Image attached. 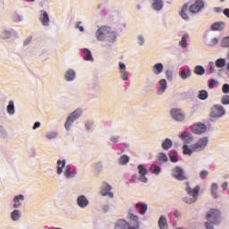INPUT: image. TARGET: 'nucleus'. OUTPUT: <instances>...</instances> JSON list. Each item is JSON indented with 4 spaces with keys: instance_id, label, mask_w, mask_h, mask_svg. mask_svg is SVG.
Segmentation results:
<instances>
[{
    "instance_id": "56",
    "label": "nucleus",
    "mask_w": 229,
    "mask_h": 229,
    "mask_svg": "<svg viewBox=\"0 0 229 229\" xmlns=\"http://www.w3.org/2000/svg\"><path fill=\"white\" fill-rule=\"evenodd\" d=\"M181 139L182 140H185V139H187V132H182L181 135H180Z\"/></svg>"
},
{
    "instance_id": "34",
    "label": "nucleus",
    "mask_w": 229,
    "mask_h": 229,
    "mask_svg": "<svg viewBox=\"0 0 229 229\" xmlns=\"http://www.w3.org/2000/svg\"><path fill=\"white\" fill-rule=\"evenodd\" d=\"M208 98V92L207 90H200L199 93V99L205 101Z\"/></svg>"
},
{
    "instance_id": "51",
    "label": "nucleus",
    "mask_w": 229,
    "mask_h": 229,
    "mask_svg": "<svg viewBox=\"0 0 229 229\" xmlns=\"http://www.w3.org/2000/svg\"><path fill=\"white\" fill-rule=\"evenodd\" d=\"M32 37H29L25 41H24V46H28V44H30V42H31L32 40Z\"/></svg>"
},
{
    "instance_id": "63",
    "label": "nucleus",
    "mask_w": 229,
    "mask_h": 229,
    "mask_svg": "<svg viewBox=\"0 0 229 229\" xmlns=\"http://www.w3.org/2000/svg\"><path fill=\"white\" fill-rule=\"evenodd\" d=\"M103 210L104 212H108V206H104Z\"/></svg>"
},
{
    "instance_id": "60",
    "label": "nucleus",
    "mask_w": 229,
    "mask_h": 229,
    "mask_svg": "<svg viewBox=\"0 0 229 229\" xmlns=\"http://www.w3.org/2000/svg\"><path fill=\"white\" fill-rule=\"evenodd\" d=\"M90 126H92V123L87 122V123H86V128H87L88 130H90Z\"/></svg>"
},
{
    "instance_id": "14",
    "label": "nucleus",
    "mask_w": 229,
    "mask_h": 229,
    "mask_svg": "<svg viewBox=\"0 0 229 229\" xmlns=\"http://www.w3.org/2000/svg\"><path fill=\"white\" fill-rule=\"evenodd\" d=\"M119 66L121 69L120 72H121L122 80L126 81V80H128V73L126 72V64L123 63H119Z\"/></svg>"
},
{
    "instance_id": "32",
    "label": "nucleus",
    "mask_w": 229,
    "mask_h": 229,
    "mask_svg": "<svg viewBox=\"0 0 229 229\" xmlns=\"http://www.w3.org/2000/svg\"><path fill=\"white\" fill-rule=\"evenodd\" d=\"M153 8L154 10H162V0H153Z\"/></svg>"
},
{
    "instance_id": "33",
    "label": "nucleus",
    "mask_w": 229,
    "mask_h": 229,
    "mask_svg": "<svg viewBox=\"0 0 229 229\" xmlns=\"http://www.w3.org/2000/svg\"><path fill=\"white\" fill-rule=\"evenodd\" d=\"M128 162H130V157L126 155L122 156L119 159V163L122 165H126V164H128Z\"/></svg>"
},
{
    "instance_id": "4",
    "label": "nucleus",
    "mask_w": 229,
    "mask_h": 229,
    "mask_svg": "<svg viewBox=\"0 0 229 229\" xmlns=\"http://www.w3.org/2000/svg\"><path fill=\"white\" fill-rule=\"evenodd\" d=\"M96 35L98 40L101 41L105 40L106 37H114V32H110V28L104 26L98 30Z\"/></svg>"
},
{
    "instance_id": "23",
    "label": "nucleus",
    "mask_w": 229,
    "mask_h": 229,
    "mask_svg": "<svg viewBox=\"0 0 229 229\" xmlns=\"http://www.w3.org/2000/svg\"><path fill=\"white\" fill-rule=\"evenodd\" d=\"M64 167H65V160L57 161V174H62L64 173Z\"/></svg>"
},
{
    "instance_id": "28",
    "label": "nucleus",
    "mask_w": 229,
    "mask_h": 229,
    "mask_svg": "<svg viewBox=\"0 0 229 229\" xmlns=\"http://www.w3.org/2000/svg\"><path fill=\"white\" fill-rule=\"evenodd\" d=\"M11 218L13 219V221H19V219H21V211L19 210L13 211L11 214Z\"/></svg>"
},
{
    "instance_id": "58",
    "label": "nucleus",
    "mask_w": 229,
    "mask_h": 229,
    "mask_svg": "<svg viewBox=\"0 0 229 229\" xmlns=\"http://www.w3.org/2000/svg\"><path fill=\"white\" fill-rule=\"evenodd\" d=\"M224 15H225V17H228V19H229V9L228 8L224 10Z\"/></svg>"
},
{
    "instance_id": "47",
    "label": "nucleus",
    "mask_w": 229,
    "mask_h": 229,
    "mask_svg": "<svg viewBox=\"0 0 229 229\" xmlns=\"http://www.w3.org/2000/svg\"><path fill=\"white\" fill-rule=\"evenodd\" d=\"M47 137V139H55V137H56V132H48Z\"/></svg>"
},
{
    "instance_id": "53",
    "label": "nucleus",
    "mask_w": 229,
    "mask_h": 229,
    "mask_svg": "<svg viewBox=\"0 0 229 229\" xmlns=\"http://www.w3.org/2000/svg\"><path fill=\"white\" fill-rule=\"evenodd\" d=\"M111 141H112V142H119V137H117V136H113V137L111 138Z\"/></svg>"
},
{
    "instance_id": "5",
    "label": "nucleus",
    "mask_w": 229,
    "mask_h": 229,
    "mask_svg": "<svg viewBox=\"0 0 229 229\" xmlns=\"http://www.w3.org/2000/svg\"><path fill=\"white\" fill-rule=\"evenodd\" d=\"M172 176L175 178V180H178L179 182H183V180H187L185 172H183V169L180 166H175L172 170Z\"/></svg>"
},
{
    "instance_id": "41",
    "label": "nucleus",
    "mask_w": 229,
    "mask_h": 229,
    "mask_svg": "<svg viewBox=\"0 0 229 229\" xmlns=\"http://www.w3.org/2000/svg\"><path fill=\"white\" fill-rule=\"evenodd\" d=\"M181 16L184 19V21H189V15H187V5H185L181 11Z\"/></svg>"
},
{
    "instance_id": "44",
    "label": "nucleus",
    "mask_w": 229,
    "mask_h": 229,
    "mask_svg": "<svg viewBox=\"0 0 229 229\" xmlns=\"http://www.w3.org/2000/svg\"><path fill=\"white\" fill-rule=\"evenodd\" d=\"M222 91L224 94H228L229 93V84H224L222 87Z\"/></svg>"
},
{
    "instance_id": "9",
    "label": "nucleus",
    "mask_w": 229,
    "mask_h": 229,
    "mask_svg": "<svg viewBox=\"0 0 229 229\" xmlns=\"http://www.w3.org/2000/svg\"><path fill=\"white\" fill-rule=\"evenodd\" d=\"M171 115L174 121L182 122L185 120V114L182 112V109H172Z\"/></svg>"
},
{
    "instance_id": "26",
    "label": "nucleus",
    "mask_w": 229,
    "mask_h": 229,
    "mask_svg": "<svg viewBox=\"0 0 229 229\" xmlns=\"http://www.w3.org/2000/svg\"><path fill=\"white\" fill-rule=\"evenodd\" d=\"M194 73L198 76H203L205 74V68L201 65H197L194 69Z\"/></svg>"
},
{
    "instance_id": "59",
    "label": "nucleus",
    "mask_w": 229,
    "mask_h": 229,
    "mask_svg": "<svg viewBox=\"0 0 229 229\" xmlns=\"http://www.w3.org/2000/svg\"><path fill=\"white\" fill-rule=\"evenodd\" d=\"M212 46H216V44H217V42H219V40L217 39V38H215L212 39Z\"/></svg>"
},
{
    "instance_id": "17",
    "label": "nucleus",
    "mask_w": 229,
    "mask_h": 229,
    "mask_svg": "<svg viewBox=\"0 0 229 229\" xmlns=\"http://www.w3.org/2000/svg\"><path fill=\"white\" fill-rule=\"evenodd\" d=\"M82 53L85 55L84 60L89 61V62H94V57H92V53L90 52V50H89L87 48H83Z\"/></svg>"
},
{
    "instance_id": "30",
    "label": "nucleus",
    "mask_w": 229,
    "mask_h": 229,
    "mask_svg": "<svg viewBox=\"0 0 229 229\" xmlns=\"http://www.w3.org/2000/svg\"><path fill=\"white\" fill-rule=\"evenodd\" d=\"M139 174L141 176H146L148 174V169L142 165H138Z\"/></svg>"
},
{
    "instance_id": "13",
    "label": "nucleus",
    "mask_w": 229,
    "mask_h": 229,
    "mask_svg": "<svg viewBox=\"0 0 229 229\" xmlns=\"http://www.w3.org/2000/svg\"><path fill=\"white\" fill-rule=\"evenodd\" d=\"M77 203L81 208H85L86 207H89V199H87V197L84 195L79 196L77 199Z\"/></svg>"
},
{
    "instance_id": "42",
    "label": "nucleus",
    "mask_w": 229,
    "mask_h": 229,
    "mask_svg": "<svg viewBox=\"0 0 229 229\" xmlns=\"http://www.w3.org/2000/svg\"><path fill=\"white\" fill-rule=\"evenodd\" d=\"M174 155L170 157L171 162L176 163L178 162V156H176V151H171Z\"/></svg>"
},
{
    "instance_id": "40",
    "label": "nucleus",
    "mask_w": 229,
    "mask_h": 229,
    "mask_svg": "<svg viewBox=\"0 0 229 229\" xmlns=\"http://www.w3.org/2000/svg\"><path fill=\"white\" fill-rule=\"evenodd\" d=\"M64 176H66V178H72L74 176V174H71V166L70 165L65 166Z\"/></svg>"
},
{
    "instance_id": "22",
    "label": "nucleus",
    "mask_w": 229,
    "mask_h": 229,
    "mask_svg": "<svg viewBox=\"0 0 229 229\" xmlns=\"http://www.w3.org/2000/svg\"><path fill=\"white\" fill-rule=\"evenodd\" d=\"M162 71H164V64H162L161 63H157L153 66V72L155 74H160Z\"/></svg>"
},
{
    "instance_id": "39",
    "label": "nucleus",
    "mask_w": 229,
    "mask_h": 229,
    "mask_svg": "<svg viewBox=\"0 0 229 229\" xmlns=\"http://www.w3.org/2000/svg\"><path fill=\"white\" fill-rule=\"evenodd\" d=\"M187 38H189V34H185L180 42L182 47H187Z\"/></svg>"
},
{
    "instance_id": "55",
    "label": "nucleus",
    "mask_w": 229,
    "mask_h": 229,
    "mask_svg": "<svg viewBox=\"0 0 229 229\" xmlns=\"http://www.w3.org/2000/svg\"><path fill=\"white\" fill-rule=\"evenodd\" d=\"M37 128H40V122H36L33 126V130H37Z\"/></svg>"
},
{
    "instance_id": "24",
    "label": "nucleus",
    "mask_w": 229,
    "mask_h": 229,
    "mask_svg": "<svg viewBox=\"0 0 229 229\" xmlns=\"http://www.w3.org/2000/svg\"><path fill=\"white\" fill-rule=\"evenodd\" d=\"M136 208L140 209V214H141V216H144L148 210V205L142 203H137Z\"/></svg>"
},
{
    "instance_id": "1",
    "label": "nucleus",
    "mask_w": 229,
    "mask_h": 229,
    "mask_svg": "<svg viewBox=\"0 0 229 229\" xmlns=\"http://www.w3.org/2000/svg\"><path fill=\"white\" fill-rule=\"evenodd\" d=\"M131 222L128 223L126 220H118L114 229H139L140 225L139 224V216L130 214Z\"/></svg>"
},
{
    "instance_id": "37",
    "label": "nucleus",
    "mask_w": 229,
    "mask_h": 229,
    "mask_svg": "<svg viewBox=\"0 0 229 229\" xmlns=\"http://www.w3.org/2000/svg\"><path fill=\"white\" fill-rule=\"evenodd\" d=\"M182 149H183V155L191 156L194 152V150L192 149V147L191 148H189V146L187 145H183Z\"/></svg>"
},
{
    "instance_id": "16",
    "label": "nucleus",
    "mask_w": 229,
    "mask_h": 229,
    "mask_svg": "<svg viewBox=\"0 0 229 229\" xmlns=\"http://www.w3.org/2000/svg\"><path fill=\"white\" fill-rule=\"evenodd\" d=\"M160 88L157 89V94H164L167 89V81L165 79L159 81Z\"/></svg>"
},
{
    "instance_id": "45",
    "label": "nucleus",
    "mask_w": 229,
    "mask_h": 229,
    "mask_svg": "<svg viewBox=\"0 0 229 229\" xmlns=\"http://www.w3.org/2000/svg\"><path fill=\"white\" fill-rule=\"evenodd\" d=\"M199 175H200L201 180H205L206 176H208V172L205 171V170L201 171Z\"/></svg>"
},
{
    "instance_id": "64",
    "label": "nucleus",
    "mask_w": 229,
    "mask_h": 229,
    "mask_svg": "<svg viewBox=\"0 0 229 229\" xmlns=\"http://www.w3.org/2000/svg\"><path fill=\"white\" fill-rule=\"evenodd\" d=\"M215 12H221V8H215Z\"/></svg>"
},
{
    "instance_id": "8",
    "label": "nucleus",
    "mask_w": 229,
    "mask_h": 229,
    "mask_svg": "<svg viewBox=\"0 0 229 229\" xmlns=\"http://www.w3.org/2000/svg\"><path fill=\"white\" fill-rule=\"evenodd\" d=\"M208 144V138L204 137L199 140V141L192 146V149L194 152L203 151L207 145Z\"/></svg>"
},
{
    "instance_id": "3",
    "label": "nucleus",
    "mask_w": 229,
    "mask_h": 229,
    "mask_svg": "<svg viewBox=\"0 0 229 229\" xmlns=\"http://www.w3.org/2000/svg\"><path fill=\"white\" fill-rule=\"evenodd\" d=\"M186 192L189 194V196H191V198H184V203H187L188 205H192V203H196V201L198 200V197L199 196V185H197L193 189L188 186L186 188Z\"/></svg>"
},
{
    "instance_id": "62",
    "label": "nucleus",
    "mask_w": 229,
    "mask_h": 229,
    "mask_svg": "<svg viewBox=\"0 0 229 229\" xmlns=\"http://www.w3.org/2000/svg\"><path fill=\"white\" fill-rule=\"evenodd\" d=\"M174 216L175 217H180V212L179 211H174Z\"/></svg>"
},
{
    "instance_id": "38",
    "label": "nucleus",
    "mask_w": 229,
    "mask_h": 229,
    "mask_svg": "<svg viewBox=\"0 0 229 229\" xmlns=\"http://www.w3.org/2000/svg\"><path fill=\"white\" fill-rule=\"evenodd\" d=\"M226 65V60L220 58L216 61V66L218 68L225 67Z\"/></svg>"
},
{
    "instance_id": "19",
    "label": "nucleus",
    "mask_w": 229,
    "mask_h": 229,
    "mask_svg": "<svg viewBox=\"0 0 229 229\" xmlns=\"http://www.w3.org/2000/svg\"><path fill=\"white\" fill-rule=\"evenodd\" d=\"M14 201V205H13V208H19V207H21V202L19 201H24V195H19L14 197L13 199Z\"/></svg>"
},
{
    "instance_id": "29",
    "label": "nucleus",
    "mask_w": 229,
    "mask_h": 229,
    "mask_svg": "<svg viewBox=\"0 0 229 229\" xmlns=\"http://www.w3.org/2000/svg\"><path fill=\"white\" fill-rule=\"evenodd\" d=\"M191 70H182L181 72V78L182 80H187V78L191 77Z\"/></svg>"
},
{
    "instance_id": "27",
    "label": "nucleus",
    "mask_w": 229,
    "mask_h": 229,
    "mask_svg": "<svg viewBox=\"0 0 229 229\" xmlns=\"http://www.w3.org/2000/svg\"><path fill=\"white\" fill-rule=\"evenodd\" d=\"M173 146V141L170 139H166L163 143H162V148L163 149H169Z\"/></svg>"
},
{
    "instance_id": "18",
    "label": "nucleus",
    "mask_w": 229,
    "mask_h": 229,
    "mask_svg": "<svg viewBox=\"0 0 229 229\" xmlns=\"http://www.w3.org/2000/svg\"><path fill=\"white\" fill-rule=\"evenodd\" d=\"M39 21L42 22L43 26H49V15L47 12H43L42 16L39 18Z\"/></svg>"
},
{
    "instance_id": "11",
    "label": "nucleus",
    "mask_w": 229,
    "mask_h": 229,
    "mask_svg": "<svg viewBox=\"0 0 229 229\" xmlns=\"http://www.w3.org/2000/svg\"><path fill=\"white\" fill-rule=\"evenodd\" d=\"M110 191H112V186H110V184L106 182H103L100 194L102 196H109L111 198H114V193L110 192Z\"/></svg>"
},
{
    "instance_id": "35",
    "label": "nucleus",
    "mask_w": 229,
    "mask_h": 229,
    "mask_svg": "<svg viewBox=\"0 0 229 229\" xmlns=\"http://www.w3.org/2000/svg\"><path fill=\"white\" fill-rule=\"evenodd\" d=\"M157 160L158 162H167L168 158H167V155H165V153H159L157 155Z\"/></svg>"
},
{
    "instance_id": "46",
    "label": "nucleus",
    "mask_w": 229,
    "mask_h": 229,
    "mask_svg": "<svg viewBox=\"0 0 229 229\" xmlns=\"http://www.w3.org/2000/svg\"><path fill=\"white\" fill-rule=\"evenodd\" d=\"M139 180L142 182V183H148V177L146 175H140L139 177Z\"/></svg>"
},
{
    "instance_id": "21",
    "label": "nucleus",
    "mask_w": 229,
    "mask_h": 229,
    "mask_svg": "<svg viewBox=\"0 0 229 229\" xmlns=\"http://www.w3.org/2000/svg\"><path fill=\"white\" fill-rule=\"evenodd\" d=\"M158 226L160 229H167L168 228L167 219H165V216H160V218L158 220Z\"/></svg>"
},
{
    "instance_id": "6",
    "label": "nucleus",
    "mask_w": 229,
    "mask_h": 229,
    "mask_svg": "<svg viewBox=\"0 0 229 229\" xmlns=\"http://www.w3.org/2000/svg\"><path fill=\"white\" fill-rule=\"evenodd\" d=\"M225 114V107H223V106L221 105H216L211 108L210 117H215V118L223 117Z\"/></svg>"
},
{
    "instance_id": "31",
    "label": "nucleus",
    "mask_w": 229,
    "mask_h": 229,
    "mask_svg": "<svg viewBox=\"0 0 229 229\" xmlns=\"http://www.w3.org/2000/svg\"><path fill=\"white\" fill-rule=\"evenodd\" d=\"M149 171L153 173L154 174H160V166L157 165H152L149 167Z\"/></svg>"
},
{
    "instance_id": "25",
    "label": "nucleus",
    "mask_w": 229,
    "mask_h": 229,
    "mask_svg": "<svg viewBox=\"0 0 229 229\" xmlns=\"http://www.w3.org/2000/svg\"><path fill=\"white\" fill-rule=\"evenodd\" d=\"M7 113L10 115H13L15 114V106L13 105V101H9V105L7 106Z\"/></svg>"
},
{
    "instance_id": "57",
    "label": "nucleus",
    "mask_w": 229,
    "mask_h": 229,
    "mask_svg": "<svg viewBox=\"0 0 229 229\" xmlns=\"http://www.w3.org/2000/svg\"><path fill=\"white\" fill-rule=\"evenodd\" d=\"M222 189H223V191H226V189H228V182H224L222 184Z\"/></svg>"
},
{
    "instance_id": "61",
    "label": "nucleus",
    "mask_w": 229,
    "mask_h": 229,
    "mask_svg": "<svg viewBox=\"0 0 229 229\" xmlns=\"http://www.w3.org/2000/svg\"><path fill=\"white\" fill-rule=\"evenodd\" d=\"M4 35H6V36H5V37H3V38H10V32L4 31Z\"/></svg>"
},
{
    "instance_id": "7",
    "label": "nucleus",
    "mask_w": 229,
    "mask_h": 229,
    "mask_svg": "<svg viewBox=\"0 0 229 229\" xmlns=\"http://www.w3.org/2000/svg\"><path fill=\"white\" fill-rule=\"evenodd\" d=\"M80 115H81V109H77L75 110L67 119L64 127L66 130H70L71 129V124H72V123H74V121H76V119H78V117H80Z\"/></svg>"
},
{
    "instance_id": "15",
    "label": "nucleus",
    "mask_w": 229,
    "mask_h": 229,
    "mask_svg": "<svg viewBox=\"0 0 229 229\" xmlns=\"http://www.w3.org/2000/svg\"><path fill=\"white\" fill-rule=\"evenodd\" d=\"M225 21H218L212 24L211 30L213 31H219L221 30H225Z\"/></svg>"
},
{
    "instance_id": "54",
    "label": "nucleus",
    "mask_w": 229,
    "mask_h": 229,
    "mask_svg": "<svg viewBox=\"0 0 229 229\" xmlns=\"http://www.w3.org/2000/svg\"><path fill=\"white\" fill-rule=\"evenodd\" d=\"M138 40H139L140 46H142V44H144V38H143L141 36H140V37L138 38Z\"/></svg>"
},
{
    "instance_id": "20",
    "label": "nucleus",
    "mask_w": 229,
    "mask_h": 229,
    "mask_svg": "<svg viewBox=\"0 0 229 229\" xmlns=\"http://www.w3.org/2000/svg\"><path fill=\"white\" fill-rule=\"evenodd\" d=\"M76 78V72L73 70H68L65 74L66 81H72Z\"/></svg>"
},
{
    "instance_id": "2",
    "label": "nucleus",
    "mask_w": 229,
    "mask_h": 229,
    "mask_svg": "<svg viewBox=\"0 0 229 229\" xmlns=\"http://www.w3.org/2000/svg\"><path fill=\"white\" fill-rule=\"evenodd\" d=\"M206 217L207 221H208L206 223V228L214 229L213 225H218V223L221 221V213L219 210L210 209Z\"/></svg>"
},
{
    "instance_id": "43",
    "label": "nucleus",
    "mask_w": 229,
    "mask_h": 229,
    "mask_svg": "<svg viewBox=\"0 0 229 229\" xmlns=\"http://www.w3.org/2000/svg\"><path fill=\"white\" fill-rule=\"evenodd\" d=\"M222 105H229V95L223 96Z\"/></svg>"
},
{
    "instance_id": "52",
    "label": "nucleus",
    "mask_w": 229,
    "mask_h": 229,
    "mask_svg": "<svg viewBox=\"0 0 229 229\" xmlns=\"http://www.w3.org/2000/svg\"><path fill=\"white\" fill-rule=\"evenodd\" d=\"M80 24H81V22H78V24L76 25V28H78L80 30V31H85V29L83 28V26H80Z\"/></svg>"
},
{
    "instance_id": "48",
    "label": "nucleus",
    "mask_w": 229,
    "mask_h": 229,
    "mask_svg": "<svg viewBox=\"0 0 229 229\" xmlns=\"http://www.w3.org/2000/svg\"><path fill=\"white\" fill-rule=\"evenodd\" d=\"M208 87H209V89H214V87H216V80L212 79L209 81Z\"/></svg>"
},
{
    "instance_id": "50",
    "label": "nucleus",
    "mask_w": 229,
    "mask_h": 229,
    "mask_svg": "<svg viewBox=\"0 0 229 229\" xmlns=\"http://www.w3.org/2000/svg\"><path fill=\"white\" fill-rule=\"evenodd\" d=\"M165 76H166L167 80H171L173 78V73L171 72V71H166Z\"/></svg>"
},
{
    "instance_id": "12",
    "label": "nucleus",
    "mask_w": 229,
    "mask_h": 229,
    "mask_svg": "<svg viewBox=\"0 0 229 229\" xmlns=\"http://www.w3.org/2000/svg\"><path fill=\"white\" fill-rule=\"evenodd\" d=\"M192 131L197 135H201V133L207 131V125L203 123H196L192 126Z\"/></svg>"
},
{
    "instance_id": "10",
    "label": "nucleus",
    "mask_w": 229,
    "mask_h": 229,
    "mask_svg": "<svg viewBox=\"0 0 229 229\" xmlns=\"http://www.w3.org/2000/svg\"><path fill=\"white\" fill-rule=\"evenodd\" d=\"M205 6V4L201 0H197L194 4L190 6V12L191 13H198Z\"/></svg>"
},
{
    "instance_id": "49",
    "label": "nucleus",
    "mask_w": 229,
    "mask_h": 229,
    "mask_svg": "<svg viewBox=\"0 0 229 229\" xmlns=\"http://www.w3.org/2000/svg\"><path fill=\"white\" fill-rule=\"evenodd\" d=\"M209 66H210V74H212V72H214L216 71V66H214V63L210 62L209 63Z\"/></svg>"
},
{
    "instance_id": "36",
    "label": "nucleus",
    "mask_w": 229,
    "mask_h": 229,
    "mask_svg": "<svg viewBox=\"0 0 229 229\" xmlns=\"http://www.w3.org/2000/svg\"><path fill=\"white\" fill-rule=\"evenodd\" d=\"M217 189H218L217 183H213L211 187V192L214 198H219V195H217Z\"/></svg>"
}]
</instances>
